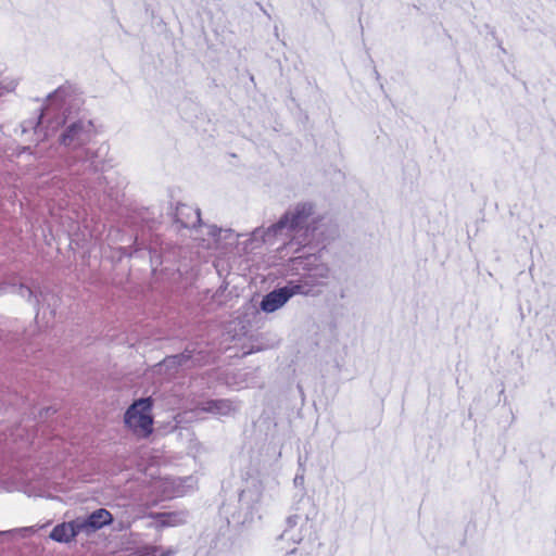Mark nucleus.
I'll list each match as a JSON object with an SVG mask.
<instances>
[{
	"label": "nucleus",
	"instance_id": "22",
	"mask_svg": "<svg viewBox=\"0 0 556 556\" xmlns=\"http://www.w3.org/2000/svg\"><path fill=\"white\" fill-rule=\"evenodd\" d=\"M207 556H231L230 554H227V553H211L210 555Z\"/></svg>",
	"mask_w": 556,
	"mask_h": 556
},
{
	"label": "nucleus",
	"instance_id": "14",
	"mask_svg": "<svg viewBox=\"0 0 556 556\" xmlns=\"http://www.w3.org/2000/svg\"><path fill=\"white\" fill-rule=\"evenodd\" d=\"M11 293L17 294L24 299H26L27 302L31 303L34 306H39L41 299L47 300L50 295L49 292L39 291L31 289L30 287L24 285V283H12V290Z\"/></svg>",
	"mask_w": 556,
	"mask_h": 556
},
{
	"label": "nucleus",
	"instance_id": "5",
	"mask_svg": "<svg viewBox=\"0 0 556 556\" xmlns=\"http://www.w3.org/2000/svg\"><path fill=\"white\" fill-rule=\"evenodd\" d=\"M152 401L140 399L135 401L126 410L125 425L137 435L146 438L152 433L153 419L151 416Z\"/></svg>",
	"mask_w": 556,
	"mask_h": 556
},
{
	"label": "nucleus",
	"instance_id": "9",
	"mask_svg": "<svg viewBox=\"0 0 556 556\" xmlns=\"http://www.w3.org/2000/svg\"><path fill=\"white\" fill-rule=\"evenodd\" d=\"M84 533L78 517L56 525L50 532L49 538L58 543H71L79 534Z\"/></svg>",
	"mask_w": 556,
	"mask_h": 556
},
{
	"label": "nucleus",
	"instance_id": "4",
	"mask_svg": "<svg viewBox=\"0 0 556 556\" xmlns=\"http://www.w3.org/2000/svg\"><path fill=\"white\" fill-rule=\"evenodd\" d=\"M316 515L314 505L309 502H303L302 507L296 508V513L287 518V528L280 535V539L291 540L300 543L303 538L309 534L311 521Z\"/></svg>",
	"mask_w": 556,
	"mask_h": 556
},
{
	"label": "nucleus",
	"instance_id": "25",
	"mask_svg": "<svg viewBox=\"0 0 556 556\" xmlns=\"http://www.w3.org/2000/svg\"><path fill=\"white\" fill-rule=\"evenodd\" d=\"M243 496H244V493H241V494H240V501H242V500H243Z\"/></svg>",
	"mask_w": 556,
	"mask_h": 556
},
{
	"label": "nucleus",
	"instance_id": "16",
	"mask_svg": "<svg viewBox=\"0 0 556 556\" xmlns=\"http://www.w3.org/2000/svg\"><path fill=\"white\" fill-rule=\"evenodd\" d=\"M15 80H0V97L15 89Z\"/></svg>",
	"mask_w": 556,
	"mask_h": 556
},
{
	"label": "nucleus",
	"instance_id": "19",
	"mask_svg": "<svg viewBox=\"0 0 556 556\" xmlns=\"http://www.w3.org/2000/svg\"><path fill=\"white\" fill-rule=\"evenodd\" d=\"M294 484L298 486V485H303L304 483V476L303 475H296L294 480H293Z\"/></svg>",
	"mask_w": 556,
	"mask_h": 556
},
{
	"label": "nucleus",
	"instance_id": "8",
	"mask_svg": "<svg viewBox=\"0 0 556 556\" xmlns=\"http://www.w3.org/2000/svg\"><path fill=\"white\" fill-rule=\"evenodd\" d=\"M84 534L90 535L113 521L112 514L105 508H99L88 516L78 517Z\"/></svg>",
	"mask_w": 556,
	"mask_h": 556
},
{
	"label": "nucleus",
	"instance_id": "23",
	"mask_svg": "<svg viewBox=\"0 0 556 556\" xmlns=\"http://www.w3.org/2000/svg\"><path fill=\"white\" fill-rule=\"evenodd\" d=\"M22 530L25 531V532H30V533L35 532V530L31 527L30 528H24Z\"/></svg>",
	"mask_w": 556,
	"mask_h": 556
},
{
	"label": "nucleus",
	"instance_id": "17",
	"mask_svg": "<svg viewBox=\"0 0 556 556\" xmlns=\"http://www.w3.org/2000/svg\"><path fill=\"white\" fill-rule=\"evenodd\" d=\"M156 547L153 546H141L136 552V556H155Z\"/></svg>",
	"mask_w": 556,
	"mask_h": 556
},
{
	"label": "nucleus",
	"instance_id": "1",
	"mask_svg": "<svg viewBox=\"0 0 556 556\" xmlns=\"http://www.w3.org/2000/svg\"><path fill=\"white\" fill-rule=\"evenodd\" d=\"M79 106L80 99L72 88L62 86L48 96V102L37 118L25 121L21 126L23 134L33 130L36 141L45 140L50 132L63 126L59 141L68 151L65 160L68 169L76 175L99 172L104 167L101 148L87 147L97 136L93 122L87 118L75 119L73 116Z\"/></svg>",
	"mask_w": 556,
	"mask_h": 556
},
{
	"label": "nucleus",
	"instance_id": "6",
	"mask_svg": "<svg viewBox=\"0 0 556 556\" xmlns=\"http://www.w3.org/2000/svg\"><path fill=\"white\" fill-rule=\"evenodd\" d=\"M203 359L201 352L195 354V348L187 346L180 354L170 355L165 357L160 364L157 369L160 372H164L166 376H174L179 368H191L195 365H200Z\"/></svg>",
	"mask_w": 556,
	"mask_h": 556
},
{
	"label": "nucleus",
	"instance_id": "10",
	"mask_svg": "<svg viewBox=\"0 0 556 556\" xmlns=\"http://www.w3.org/2000/svg\"><path fill=\"white\" fill-rule=\"evenodd\" d=\"M239 406L231 400H208L199 404L198 409L218 416H229L238 410Z\"/></svg>",
	"mask_w": 556,
	"mask_h": 556
},
{
	"label": "nucleus",
	"instance_id": "26",
	"mask_svg": "<svg viewBox=\"0 0 556 556\" xmlns=\"http://www.w3.org/2000/svg\"><path fill=\"white\" fill-rule=\"evenodd\" d=\"M5 532H0V534H4Z\"/></svg>",
	"mask_w": 556,
	"mask_h": 556
},
{
	"label": "nucleus",
	"instance_id": "15",
	"mask_svg": "<svg viewBox=\"0 0 556 556\" xmlns=\"http://www.w3.org/2000/svg\"><path fill=\"white\" fill-rule=\"evenodd\" d=\"M208 235L213 238L214 243L216 244V248L219 247L222 240H226L225 245L227 244H233L238 241L240 235H236L231 229H222L217 226H208Z\"/></svg>",
	"mask_w": 556,
	"mask_h": 556
},
{
	"label": "nucleus",
	"instance_id": "2",
	"mask_svg": "<svg viewBox=\"0 0 556 556\" xmlns=\"http://www.w3.org/2000/svg\"><path fill=\"white\" fill-rule=\"evenodd\" d=\"M312 203H298L289 208L279 220L267 228L257 227L251 232L245 242L244 251L254 250L262 244L280 243L277 250L280 253L295 254L308 247L315 237L320 222Z\"/></svg>",
	"mask_w": 556,
	"mask_h": 556
},
{
	"label": "nucleus",
	"instance_id": "21",
	"mask_svg": "<svg viewBox=\"0 0 556 556\" xmlns=\"http://www.w3.org/2000/svg\"><path fill=\"white\" fill-rule=\"evenodd\" d=\"M285 556H300V555L298 554V551L295 548H293L289 553H287Z\"/></svg>",
	"mask_w": 556,
	"mask_h": 556
},
{
	"label": "nucleus",
	"instance_id": "7",
	"mask_svg": "<svg viewBox=\"0 0 556 556\" xmlns=\"http://www.w3.org/2000/svg\"><path fill=\"white\" fill-rule=\"evenodd\" d=\"M306 292L304 287L294 285V280H289L286 286L275 289L264 295L260 307L265 313H274L281 308L293 295Z\"/></svg>",
	"mask_w": 556,
	"mask_h": 556
},
{
	"label": "nucleus",
	"instance_id": "12",
	"mask_svg": "<svg viewBox=\"0 0 556 556\" xmlns=\"http://www.w3.org/2000/svg\"><path fill=\"white\" fill-rule=\"evenodd\" d=\"M193 479L191 477L178 479H163L159 482L160 486L164 490L166 497L180 496L186 493V486L192 488Z\"/></svg>",
	"mask_w": 556,
	"mask_h": 556
},
{
	"label": "nucleus",
	"instance_id": "11",
	"mask_svg": "<svg viewBox=\"0 0 556 556\" xmlns=\"http://www.w3.org/2000/svg\"><path fill=\"white\" fill-rule=\"evenodd\" d=\"M174 217L181 228L195 227L201 223L200 210L187 204H178Z\"/></svg>",
	"mask_w": 556,
	"mask_h": 556
},
{
	"label": "nucleus",
	"instance_id": "13",
	"mask_svg": "<svg viewBox=\"0 0 556 556\" xmlns=\"http://www.w3.org/2000/svg\"><path fill=\"white\" fill-rule=\"evenodd\" d=\"M149 517L156 520L162 528L176 527L187 521L188 513L185 510L151 513Z\"/></svg>",
	"mask_w": 556,
	"mask_h": 556
},
{
	"label": "nucleus",
	"instance_id": "24",
	"mask_svg": "<svg viewBox=\"0 0 556 556\" xmlns=\"http://www.w3.org/2000/svg\"><path fill=\"white\" fill-rule=\"evenodd\" d=\"M50 315H51V317H54V311L53 309H51Z\"/></svg>",
	"mask_w": 556,
	"mask_h": 556
},
{
	"label": "nucleus",
	"instance_id": "3",
	"mask_svg": "<svg viewBox=\"0 0 556 556\" xmlns=\"http://www.w3.org/2000/svg\"><path fill=\"white\" fill-rule=\"evenodd\" d=\"M292 266L295 269L302 267L304 273L300 275L298 280H294V285L304 287L306 292H300L302 295H309L313 293V289L320 286L329 276V268L324 264H314L316 257H303L296 256L290 258Z\"/></svg>",
	"mask_w": 556,
	"mask_h": 556
},
{
	"label": "nucleus",
	"instance_id": "18",
	"mask_svg": "<svg viewBox=\"0 0 556 556\" xmlns=\"http://www.w3.org/2000/svg\"><path fill=\"white\" fill-rule=\"evenodd\" d=\"M12 283L13 282H2V283H0V295L4 294L7 292H11Z\"/></svg>",
	"mask_w": 556,
	"mask_h": 556
},
{
	"label": "nucleus",
	"instance_id": "20",
	"mask_svg": "<svg viewBox=\"0 0 556 556\" xmlns=\"http://www.w3.org/2000/svg\"><path fill=\"white\" fill-rule=\"evenodd\" d=\"M50 299L53 300L54 302L56 301L54 294H52V293H50L47 301H49ZM43 302H46V300L41 299L39 306H36L38 308V311H40V307L43 306ZM36 315H39V312H36Z\"/></svg>",
	"mask_w": 556,
	"mask_h": 556
}]
</instances>
